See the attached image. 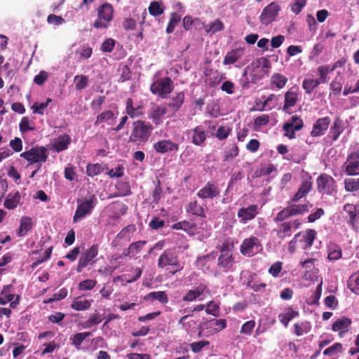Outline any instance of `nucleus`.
Instances as JSON below:
<instances>
[{"instance_id": "nucleus-1", "label": "nucleus", "mask_w": 359, "mask_h": 359, "mask_svg": "<svg viewBox=\"0 0 359 359\" xmlns=\"http://www.w3.org/2000/svg\"><path fill=\"white\" fill-rule=\"evenodd\" d=\"M153 127L150 123L137 120L133 123L131 133L128 142L133 143L143 142L148 141Z\"/></svg>"}, {"instance_id": "nucleus-2", "label": "nucleus", "mask_w": 359, "mask_h": 359, "mask_svg": "<svg viewBox=\"0 0 359 359\" xmlns=\"http://www.w3.org/2000/svg\"><path fill=\"white\" fill-rule=\"evenodd\" d=\"M173 89V82L168 76L156 79L150 86L151 92L162 99L168 97Z\"/></svg>"}, {"instance_id": "nucleus-3", "label": "nucleus", "mask_w": 359, "mask_h": 359, "mask_svg": "<svg viewBox=\"0 0 359 359\" xmlns=\"http://www.w3.org/2000/svg\"><path fill=\"white\" fill-rule=\"evenodd\" d=\"M158 267L163 269L166 266H171L174 269L172 274L182 270L183 266L180 264L178 256L176 252L172 250H165L160 256L158 259Z\"/></svg>"}, {"instance_id": "nucleus-4", "label": "nucleus", "mask_w": 359, "mask_h": 359, "mask_svg": "<svg viewBox=\"0 0 359 359\" xmlns=\"http://www.w3.org/2000/svg\"><path fill=\"white\" fill-rule=\"evenodd\" d=\"M113 6L105 3L97 8V19L95 20L93 27L96 29H105L113 18Z\"/></svg>"}, {"instance_id": "nucleus-5", "label": "nucleus", "mask_w": 359, "mask_h": 359, "mask_svg": "<svg viewBox=\"0 0 359 359\" xmlns=\"http://www.w3.org/2000/svg\"><path fill=\"white\" fill-rule=\"evenodd\" d=\"M277 226L273 229L278 239L283 241L290 237L293 230L300 228L302 223L299 219L290 220L288 222L276 223Z\"/></svg>"}, {"instance_id": "nucleus-6", "label": "nucleus", "mask_w": 359, "mask_h": 359, "mask_svg": "<svg viewBox=\"0 0 359 359\" xmlns=\"http://www.w3.org/2000/svg\"><path fill=\"white\" fill-rule=\"evenodd\" d=\"M30 164L46 162L48 158V150L44 147H34L20 154Z\"/></svg>"}, {"instance_id": "nucleus-7", "label": "nucleus", "mask_w": 359, "mask_h": 359, "mask_svg": "<svg viewBox=\"0 0 359 359\" xmlns=\"http://www.w3.org/2000/svg\"><path fill=\"white\" fill-rule=\"evenodd\" d=\"M234 258L233 254L229 250H226L224 248L221 250V254L219 255L217 260V267L219 273H229L233 272L236 270L234 266Z\"/></svg>"}, {"instance_id": "nucleus-8", "label": "nucleus", "mask_w": 359, "mask_h": 359, "mask_svg": "<svg viewBox=\"0 0 359 359\" xmlns=\"http://www.w3.org/2000/svg\"><path fill=\"white\" fill-rule=\"evenodd\" d=\"M99 248L97 244H93L81 254L76 267L78 273H81L88 265H93L95 263L94 259L98 255Z\"/></svg>"}, {"instance_id": "nucleus-9", "label": "nucleus", "mask_w": 359, "mask_h": 359, "mask_svg": "<svg viewBox=\"0 0 359 359\" xmlns=\"http://www.w3.org/2000/svg\"><path fill=\"white\" fill-rule=\"evenodd\" d=\"M317 189L322 195H332L336 191V182L329 175L321 174L316 179Z\"/></svg>"}, {"instance_id": "nucleus-10", "label": "nucleus", "mask_w": 359, "mask_h": 359, "mask_svg": "<svg viewBox=\"0 0 359 359\" xmlns=\"http://www.w3.org/2000/svg\"><path fill=\"white\" fill-rule=\"evenodd\" d=\"M97 203V198L95 195H92L89 199L79 204L73 217L74 222H77L87 215H90Z\"/></svg>"}, {"instance_id": "nucleus-11", "label": "nucleus", "mask_w": 359, "mask_h": 359, "mask_svg": "<svg viewBox=\"0 0 359 359\" xmlns=\"http://www.w3.org/2000/svg\"><path fill=\"white\" fill-rule=\"evenodd\" d=\"M227 322L226 319H211L204 323H201L198 329L205 330V336H210L224 330L226 327Z\"/></svg>"}, {"instance_id": "nucleus-12", "label": "nucleus", "mask_w": 359, "mask_h": 359, "mask_svg": "<svg viewBox=\"0 0 359 359\" xmlns=\"http://www.w3.org/2000/svg\"><path fill=\"white\" fill-rule=\"evenodd\" d=\"M280 9V8L278 4L275 3L270 4L263 9L259 17L260 22L265 25H269L276 20Z\"/></svg>"}, {"instance_id": "nucleus-13", "label": "nucleus", "mask_w": 359, "mask_h": 359, "mask_svg": "<svg viewBox=\"0 0 359 359\" xmlns=\"http://www.w3.org/2000/svg\"><path fill=\"white\" fill-rule=\"evenodd\" d=\"M258 214V205L252 204L248 207L238 209L237 217L241 224H247L249 221L254 219Z\"/></svg>"}, {"instance_id": "nucleus-14", "label": "nucleus", "mask_w": 359, "mask_h": 359, "mask_svg": "<svg viewBox=\"0 0 359 359\" xmlns=\"http://www.w3.org/2000/svg\"><path fill=\"white\" fill-rule=\"evenodd\" d=\"M220 194L218 186L211 182H208L205 185L199 189L196 194V196L203 199H213L217 197Z\"/></svg>"}, {"instance_id": "nucleus-15", "label": "nucleus", "mask_w": 359, "mask_h": 359, "mask_svg": "<svg viewBox=\"0 0 359 359\" xmlns=\"http://www.w3.org/2000/svg\"><path fill=\"white\" fill-rule=\"evenodd\" d=\"M255 247H261V243L257 237L252 236L243 240L240 246V251L245 256L252 257L255 254Z\"/></svg>"}, {"instance_id": "nucleus-16", "label": "nucleus", "mask_w": 359, "mask_h": 359, "mask_svg": "<svg viewBox=\"0 0 359 359\" xmlns=\"http://www.w3.org/2000/svg\"><path fill=\"white\" fill-rule=\"evenodd\" d=\"M179 144L170 140H159L154 144V149L157 153L165 154L168 152H177L179 150Z\"/></svg>"}, {"instance_id": "nucleus-17", "label": "nucleus", "mask_w": 359, "mask_h": 359, "mask_svg": "<svg viewBox=\"0 0 359 359\" xmlns=\"http://www.w3.org/2000/svg\"><path fill=\"white\" fill-rule=\"evenodd\" d=\"M298 89L295 87L291 88L285 93L283 110L286 113L290 114L289 109L296 105L298 102Z\"/></svg>"}, {"instance_id": "nucleus-18", "label": "nucleus", "mask_w": 359, "mask_h": 359, "mask_svg": "<svg viewBox=\"0 0 359 359\" xmlns=\"http://www.w3.org/2000/svg\"><path fill=\"white\" fill-rule=\"evenodd\" d=\"M330 123L331 118L329 116L318 118L313 126L311 135L312 137L322 136L328 129Z\"/></svg>"}, {"instance_id": "nucleus-19", "label": "nucleus", "mask_w": 359, "mask_h": 359, "mask_svg": "<svg viewBox=\"0 0 359 359\" xmlns=\"http://www.w3.org/2000/svg\"><path fill=\"white\" fill-rule=\"evenodd\" d=\"M358 158V156L355 154H351L348 156L344 164V171L348 175H359V161Z\"/></svg>"}, {"instance_id": "nucleus-20", "label": "nucleus", "mask_w": 359, "mask_h": 359, "mask_svg": "<svg viewBox=\"0 0 359 359\" xmlns=\"http://www.w3.org/2000/svg\"><path fill=\"white\" fill-rule=\"evenodd\" d=\"M126 112L131 118L139 117L144 114V107L141 104H135L133 99L129 97L126 102Z\"/></svg>"}, {"instance_id": "nucleus-21", "label": "nucleus", "mask_w": 359, "mask_h": 359, "mask_svg": "<svg viewBox=\"0 0 359 359\" xmlns=\"http://www.w3.org/2000/svg\"><path fill=\"white\" fill-rule=\"evenodd\" d=\"M191 135V142L196 146H203L207 139V135L203 126H198L187 132Z\"/></svg>"}, {"instance_id": "nucleus-22", "label": "nucleus", "mask_w": 359, "mask_h": 359, "mask_svg": "<svg viewBox=\"0 0 359 359\" xmlns=\"http://www.w3.org/2000/svg\"><path fill=\"white\" fill-rule=\"evenodd\" d=\"M299 241L302 245L303 250H307L310 248L313 243L314 240L316 238V232L314 229H309L304 232H299Z\"/></svg>"}, {"instance_id": "nucleus-23", "label": "nucleus", "mask_w": 359, "mask_h": 359, "mask_svg": "<svg viewBox=\"0 0 359 359\" xmlns=\"http://www.w3.org/2000/svg\"><path fill=\"white\" fill-rule=\"evenodd\" d=\"M312 187L313 182L311 181V177H309V179L302 182L298 191L292 198L291 201L294 203L297 202L301 198L306 196L311 191Z\"/></svg>"}, {"instance_id": "nucleus-24", "label": "nucleus", "mask_w": 359, "mask_h": 359, "mask_svg": "<svg viewBox=\"0 0 359 359\" xmlns=\"http://www.w3.org/2000/svg\"><path fill=\"white\" fill-rule=\"evenodd\" d=\"M344 130L343 121L340 117H336L332 126L330 127L327 137H330L332 142L337 141Z\"/></svg>"}, {"instance_id": "nucleus-25", "label": "nucleus", "mask_w": 359, "mask_h": 359, "mask_svg": "<svg viewBox=\"0 0 359 359\" xmlns=\"http://www.w3.org/2000/svg\"><path fill=\"white\" fill-rule=\"evenodd\" d=\"M172 229L182 230L190 236L195 235L197 233V226L194 222H190L183 220L174 224L172 226Z\"/></svg>"}, {"instance_id": "nucleus-26", "label": "nucleus", "mask_w": 359, "mask_h": 359, "mask_svg": "<svg viewBox=\"0 0 359 359\" xmlns=\"http://www.w3.org/2000/svg\"><path fill=\"white\" fill-rule=\"evenodd\" d=\"M244 53L245 49L243 48L233 49L226 53L223 64L224 65L234 64L243 56Z\"/></svg>"}, {"instance_id": "nucleus-27", "label": "nucleus", "mask_w": 359, "mask_h": 359, "mask_svg": "<svg viewBox=\"0 0 359 359\" xmlns=\"http://www.w3.org/2000/svg\"><path fill=\"white\" fill-rule=\"evenodd\" d=\"M351 325V320L347 317L339 318L332 324V329L334 332H339V335L348 332V327Z\"/></svg>"}, {"instance_id": "nucleus-28", "label": "nucleus", "mask_w": 359, "mask_h": 359, "mask_svg": "<svg viewBox=\"0 0 359 359\" xmlns=\"http://www.w3.org/2000/svg\"><path fill=\"white\" fill-rule=\"evenodd\" d=\"M337 62H336L332 67H330L327 65H320L317 68V73L319 76L316 79L320 83H326L328 81V74L333 72L337 67Z\"/></svg>"}, {"instance_id": "nucleus-29", "label": "nucleus", "mask_w": 359, "mask_h": 359, "mask_svg": "<svg viewBox=\"0 0 359 359\" xmlns=\"http://www.w3.org/2000/svg\"><path fill=\"white\" fill-rule=\"evenodd\" d=\"M70 142V136L67 134H63L55 140L53 146L56 151L60 152L67 149Z\"/></svg>"}, {"instance_id": "nucleus-30", "label": "nucleus", "mask_w": 359, "mask_h": 359, "mask_svg": "<svg viewBox=\"0 0 359 359\" xmlns=\"http://www.w3.org/2000/svg\"><path fill=\"white\" fill-rule=\"evenodd\" d=\"M186 211L188 213L202 218L205 217V212L203 207L196 200L189 203L186 208Z\"/></svg>"}, {"instance_id": "nucleus-31", "label": "nucleus", "mask_w": 359, "mask_h": 359, "mask_svg": "<svg viewBox=\"0 0 359 359\" xmlns=\"http://www.w3.org/2000/svg\"><path fill=\"white\" fill-rule=\"evenodd\" d=\"M20 198L21 196L19 191L8 194L4 201V207L8 210L15 209L19 204Z\"/></svg>"}, {"instance_id": "nucleus-32", "label": "nucleus", "mask_w": 359, "mask_h": 359, "mask_svg": "<svg viewBox=\"0 0 359 359\" xmlns=\"http://www.w3.org/2000/svg\"><path fill=\"white\" fill-rule=\"evenodd\" d=\"M206 82L210 87H215L225 78L224 74L212 69L209 71V74H206Z\"/></svg>"}, {"instance_id": "nucleus-33", "label": "nucleus", "mask_w": 359, "mask_h": 359, "mask_svg": "<svg viewBox=\"0 0 359 359\" xmlns=\"http://www.w3.org/2000/svg\"><path fill=\"white\" fill-rule=\"evenodd\" d=\"M144 299L151 302L157 300L163 304L168 302V297L165 291L151 292L144 297Z\"/></svg>"}, {"instance_id": "nucleus-34", "label": "nucleus", "mask_w": 359, "mask_h": 359, "mask_svg": "<svg viewBox=\"0 0 359 359\" xmlns=\"http://www.w3.org/2000/svg\"><path fill=\"white\" fill-rule=\"evenodd\" d=\"M91 300L82 299L81 297L74 299L71 304V308L76 311H86L90 308Z\"/></svg>"}, {"instance_id": "nucleus-35", "label": "nucleus", "mask_w": 359, "mask_h": 359, "mask_svg": "<svg viewBox=\"0 0 359 359\" xmlns=\"http://www.w3.org/2000/svg\"><path fill=\"white\" fill-rule=\"evenodd\" d=\"M327 258L331 261L339 259L342 256L341 249L336 243H331L327 247Z\"/></svg>"}, {"instance_id": "nucleus-36", "label": "nucleus", "mask_w": 359, "mask_h": 359, "mask_svg": "<svg viewBox=\"0 0 359 359\" xmlns=\"http://www.w3.org/2000/svg\"><path fill=\"white\" fill-rule=\"evenodd\" d=\"M206 289L205 285H200L195 290H189L187 294L183 297L184 302H192L199 297Z\"/></svg>"}, {"instance_id": "nucleus-37", "label": "nucleus", "mask_w": 359, "mask_h": 359, "mask_svg": "<svg viewBox=\"0 0 359 359\" xmlns=\"http://www.w3.org/2000/svg\"><path fill=\"white\" fill-rule=\"evenodd\" d=\"M167 113L165 107H156L150 111L149 117L153 120L156 124H159L161 118Z\"/></svg>"}, {"instance_id": "nucleus-38", "label": "nucleus", "mask_w": 359, "mask_h": 359, "mask_svg": "<svg viewBox=\"0 0 359 359\" xmlns=\"http://www.w3.org/2000/svg\"><path fill=\"white\" fill-rule=\"evenodd\" d=\"M32 219L27 216L22 217L20 219V226L17 233L18 236L19 237L25 236L27 231L32 229Z\"/></svg>"}, {"instance_id": "nucleus-39", "label": "nucleus", "mask_w": 359, "mask_h": 359, "mask_svg": "<svg viewBox=\"0 0 359 359\" xmlns=\"http://www.w3.org/2000/svg\"><path fill=\"white\" fill-rule=\"evenodd\" d=\"M270 81L271 85L278 89H281L286 85L288 79L285 76L280 73H275L271 76Z\"/></svg>"}, {"instance_id": "nucleus-40", "label": "nucleus", "mask_w": 359, "mask_h": 359, "mask_svg": "<svg viewBox=\"0 0 359 359\" xmlns=\"http://www.w3.org/2000/svg\"><path fill=\"white\" fill-rule=\"evenodd\" d=\"M224 29V23L219 19L210 22L205 25V31L207 34H214L217 32L222 31Z\"/></svg>"}, {"instance_id": "nucleus-41", "label": "nucleus", "mask_w": 359, "mask_h": 359, "mask_svg": "<svg viewBox=\"0 0 359 359\" xmlns=\"http://www.w3.org/2000/svg\"><path fill=\"white\" fill-rule=\"evenodd\" d=\"M115 118V114L111 110H106L97 115L94 124L95 126H99Z\"/></svg>"}, {"instance_id": "nucleus-42", "label": "nucleus", "mask_w": 359, "mask_h": 359, "mask_svg": "<svg viewBox=\"0 0 359 359\" xmlns=\"http://www.w3.org/2000/svg\"><path fill=\"white\" fill-rule=\"evenodd\" d=\"M102 320V315L95 311V313H92L88 319L83 323V326L85 328H89L92 326L100 324Z\"/></svg>"}, {"instance_id": "nucleus-43", "label": "nucleus", "mask_w": 359, "mask_h": 359, "mask_svg": "<svg viewBox=\"0 0 359 359\" xmlns=\"http://www.w3.org/2000/svg\"><path fill=\"white\" fill-rule=\"evenodd\" d=\"M320 84V82L316 79L306 78L303 81L302 88L306 94H311Z\"/></svg>"}, {"instance_id": "nucleus-44", "label": "nucleus", "mask_w": 359, "mask_h": 359, "mask_svg": "<svg viewBox=\"0 0 359 359\" xmlns=\"http://www.w3.org/2000/svg\"><path fill=\"white\" fill-rule=\"evenodd\" d=\"M292 217L297 215H302L309 211L307 204H293L288 205Z\"/></svg>"}, {"instance_id": "nucleus-45", "label": "nucleus", "mask_w": 359, "mask_h": 359, "mask_svg": "<svg viewBox=\"0 0 359 359\" xmlns=\"http://www.w3.org/2000/svg\"><path fill=\"white\" fill-rule=\"evenodd\" d=\"M299 316V313L292 310V309H288L287 312L284 313H280L278 315L279 320L285 325V327H287L289 322L294 318Z\"/></svg>"}, {"instance_id": "nucleus-46", "label": "nucleus", "mask_w": 359, "mask_h": 359, "mask_svg": "<svg viewBox=\"0 0 359 359\" xmlns=\"http://www.w3.org/2000/svg\"><path fill=\"white\" fill-rule=\"evenodd\" d=\"M184 100V94L183 92L178 93L175 97H173L168 103V106L176 111H177Z\"/></svg>"}, {"instance_id": "nucleus-47", "label": "nucleus", "mask_w": 359, "mask_h": 359, "mask_svg": "<svg viewBox=\"0 0 359 359\" xmlns=\"http://www.w3.org/2000/svg\"><path fill=\"white\" fill-rule=\"evenodd\" d=\"M291 217L292 215L287 206L276 214V217L273 218V221L276 223L288 222L289 220H287V219Z\"/></svg>"}, {"instance_id": "nucleus-48", "label": "nucleus", "mask_w": 359, "mask_h": 359, "mask_svg": "<svg viewBox=\"0 0 359 359\" xmlns=\"http://www.w3.org/2000/svg\"><path fill=\"white\" fill-rule=\"evenodd\" d=\"M104 170V168L99 163L88 164L86 166V174L89 177H95L102 173Z\"/></svg>"}, {"instance_id": "nucleus-49", "label": "nucleus", "mask_w": 359, "mask_h": 359, "mask_svg": "<svg viewBox=\"0 0 359 359\" xmlns=\"http://www.w3.org/2000/svg\"><path fill=\"white\" fill-rule=\"evenodd\" d=\"M346 191L353 192L359 190V178H348L344 180Z\"/></svg>"}, {"instance_id": "nucleus-50", "label": "nucleus", "mask_w": 359, "mask_h": 359, "mask_svg": "<svg viewBox=\"0 0 359 359\" xmlns=\"http://www.w3.org/2000/svg\"><path fill=\"white\" fill-rule=\"evenodd\" d=\"M343 86V82L341 81V78L336 77L330 83V88L332 90V93L334 96H337L340 94Z\"/></svg>"}, {"instance_id": "nucleus-51", "label": "nucleus", "mask_w": 359, "mask_h": 359, "mask_svg": "<svg viewBox=\"0 0 359 359\" xmlns=\"http://www.w3.org/2000/svg\"><path fill=\"white\" fill-rule=\"evenodd\" d=\"M189 317V315L184 316L178 321V323L182 325V327L187 332H189L196 324V321L193 319L186 321Z\"/></svg>"}, {"instance_id": "nucleus-52", "label": "nucleus", "mask_w": 359, "mask_h": 359, "mask_svg": "<svg viewBox=\"0 0 359 359\" xmlns=\"http://www.w3.org/2000/svg\"><path fill=\"white\" fill-rule=\"evenodd\" d=\"M74 80L77 90H81L88 86V79L85 75H76Z\"/></svg>"}, {"instance_id": "nucleus-53", "label": "nucleus", "mask_w": 359, "mask_h": 359, "mask_svg": "<svg viewBox=\"0 0 359 359\" xmlns=\"http://www.w3.org/2000/svg\"><path fill=\"white\" fill-rule=\"evenodd\" d=\"M180 20L181 17L180 15L175 13H171V17L166 28V32L168 34L172 33L176 25L180 22Z\"/></svg>"}, {"instance_id": "nucleus-54", "label": "nucleus", "mask_w": 359, "mask_h": 359, "mask_svg": "<svg viewBox=\"0 0 359 359\" xmlns=\"http://www.w3.org/2000/svg\"><path fill=\"white\" fill-rule=\"evenodd\" d=\"M90 335L91 333L90 332L77 333L72 338V344L75 346L79 347L81 345L82 342Z\"/></svg>"}, {"instance_id": "nucleus-55", "label": "nucleus", "mask_w": 359, "mask_h": 359, "mask_svg": "<svg viewBox=\"0 0 359 359\" xmlns=\"http://www.w3.org/2000/svg\"><path fill=\"white\" fill-rule=\"evenodd\" d=\"M231 132V128L229 126H221L217 130L215 137L219 140H226Z\"/></svg>"}, {"instance_id": "nucleus-56", "label": "nucleus", "mask_w": 359, "mask_h": 359, "mask_svg": "<svg viewBox=\"0 0 359 359\" xmlns=\"http://www.w3.org/2000/svg\"><path fill=\"white\" fill-rule=\"evenodd\" d=\"M97 284V281L93 279H86L79 283V290L81 291L91 290Z\"/></svg>"}, {"instance_id": "nucleus-57", "label": "nucleus", "mask_w": 359, "mask_h": 359, "mask_svg": "<svg viewBox=\"0 0 359 359\" xmlns=\"http://www.w3.org/2000/svg\"><path fill=\"white\" fill-rule=\"evenodd\" d=\"M52 102L50 98H48L45 102L42 103H34L31 109L34 114H43V110L48 107V104Z\"/></svg>"}, {"instance_id": "nucleus-58", "label": "nucleus", "mask_w": 359, "mask_h": 359, "mask_svg": "<svg viewBox=\"0 0 359 359\" xmlns=\"http://www.w3.org/2000/svg\"><path fill=\"white\" fill-rule=\"evenodd\" d=\"M205 312L208 314L212 315L214 316H218L219 314V305L218 303L210 301L208 302L205 309Z\"/></svg>"}, {"instance_id": "nucleus-59", "label": "nucleus", "mask_w": 359, "mask_h": 359, "mask_svg": "<svg viewBox=\"0 0 359 359\" xmlns=\"http://www.w3.org/2000/svg\"><path fill=\"white\" fill-rule=\"evenodd\" d=\"M19 128L22 133H25L27 131L34 130V126H31V122L27 116H24L20 122Z\"/></svg>"}, {"instance_id": "nucleus-60", "label": "nucleus", "mask_w": 359, "mask_h": 359, "mask_svg": "<svg viewBox=\"0 0 359 359\" xmlns=\"http://www.w3.org/2000/svg\"><path fill=\"white\" fill-rule=\"evenodd\" d=\"M149 12L153 16H158L163 13V8H161V4L157 1H153L149 6Z\"/></svg>"}, {"instance_id": "nucleus-61", "label": "nucleus", "mask_w": 359, "mask_h": 359, "mask_svg": "<svg viewBox=\"0 0 359 359\" xmlns=\"http://www.w3.org/2000/svg\"><path fill=\"white\" fill-rule=\"evenodd\" d=\"M294 333L297 336H302L304 333H307L310 330V326L308 323H302V324L296 323L294 325Z\"/></svg>"}, {"instance_id": "nucleus-62", "label": "nucleus", "mask_w": 359, "mask_h": 359, "mask_svg": "<svg viewBox=\"0 0 359 359\" xmlns=\"http://www.w3.org/2000/svg\"><path fill=\"white\" fill-rule=\"evenodd\" d=\"M210 344V341L207 340H201L193 342L190 344V348L194 353H199L205 347Z\"/></svg>"}, {"instance_id": "nucleus-63", "label": "nucleus", "mask_w": 359, "mask_h": 359, "mask_svg": "<svg viewBox=\"0 0 359 359\" xmlns=\"http://www.w3.org/2000/svg\"><path fill=\"white\" fill-rule=\"evenodd\" d=\"M348 287L354 292L359 289V273L351 276Z\"/></svg>"}, {"instance_id": "nucleus-64", "label": "nucleus", "mask_w": 359, "mask_h": 359, "mask_svg": "<svg viewBox=\"0 0 359 359\" xmlns=\"http://www.w3.org/2000/svg\"><path fill=\"white\" fill-rule=\"evenodd\" d=\"M350 224L353 231H355L357 233H359V214L357 215L356 213L351 212Z\"/></svg>"}]
</instances>
